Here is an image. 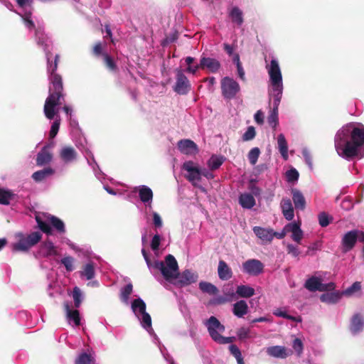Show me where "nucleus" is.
I'll list each match as a JSON object with an SVG mask.
<instances>
[{
    "mask_svg": "<svg viewBox=\"0 0 364 364\" xmlns=\"http://www.w3.org/2000/svg\"><path fill=\"white\" fill-rule=\"evenodd\" d=\"M59 55H55L54 62L50 61L48 63L47 70L50 80L49 95L46 100L43 112L46 117L50 120L55 117L54 122L51 124L49 136L50 139H54L60 128V119L58 116L59 108L58 105H62V100H64L63 91V81L62 77L58 74L55 73L58 68V61Z\"/></svg>",
    "mask_w": 364,
    "mask_h": 364,
    "instance_id": "nucleus-1",
    "label": "nucleus"
},
{
    "mask_svg": "<svg viewBox=\"0 0 364 364\" xmlns=\"http://www.w3.org/2000/svg\"><path fill=\"white\" fill-rule=\"evenodd\" d=\"M334 145L338 156L344 159L358 156L364 147V125L357 122L343 125L335 135Z\"/></svg>",
    "mask_w": 364,
    "mask_h": 364,
    "instance_id": "nucleus-2",
    "label": "nucleus"
},
{
    "mask_svg": "<svg viewBox=\"0 0 364 364\" xmlns=\"http://www.w3.org/2000/svg\"><path fill=\"white\" fill-rule=\"evenodd\" d=\"M141 254L146 263L147 267L151 269L154 267L160 271L164 279L168 282L176 280L175 284L180 287H185L196 282L198 274L189 269H186L181 273L178 272V266L176 259L171 255L165 257V261H155L151 264L148 254L144 248L141 250Z\"/></svg>",
    "mask_w": 364,
    "mask_h": 364,
    "instance_id": "nucleus-3",
    "label": "nucleus"
},
{
    "mask_svg": "<svg viewBox=\"0 0 364 364\" xmlns=\"http://www.w3.org/2000/svg\"><path fill=\"white\" fill-rule=\"evenodd\" d=\"M265 68L269 75V94L273 98V108L267 121L269 126L275 128L278 124V108L284 90L282 73L276 58H272Z\"/></svg>",
    "mask_w": 364,
    "mask_h": 364,
    "instance_id": "nucleus-4",
    "label": "nucleus"
},
{
    "mask_svg": "<svg viewBox=\"0 0 364 364\" xmlns=\"http://www.w3.org/2000/svg\"><path fill=\"white\" fill-rule=\"evenodd\" d=\"M17 4L23 10L18 15L21 17L24 26L29 32H34L35 40L38 46L45 52L47 63L51 61L50 48L51 43L48 38L44 33V27L42 23L36 21V17L33 15L31 4L33 0H16Z\"/></svg>",
    "mask_w": 364,
    "mask_h": 364,
    "instance_id": "nucleus-5",
    "label": "nucleus"
},
{
    "mask_svg": "<svg viewBox=\"0 0 364 364\" xmlns=\"http://www.w3.org/2000/svg\"><path fill=\"white\" fill-rule=\"evenodd\" d=\"M129 306H130L132 311L139 321L141 327L152 337L154 342L158 343L159 348L160 349L161 347V348L166 352V348L161 344L157 335L154 331L151 325V318L150 314L146 312V305L144 301L140 297H138L133 299L129 303Z\"/></svg>",
    "mask_w": 364,
    "mask_h": 364,
    "instance_id": "nucleus-6",
    "label": "nucleus"
},
{
    "mask_svg": "<svg viewBox=\"0 0 364 364\" xmlns=\"http://www.w3.org/2000/svg\"><path fill=\"white\" fill-rule=\"evenodd\" d=\"M43 234L41 231L30 233L16 232V242L11 244V250L15 252H27L41 240Z\"/></svg>",
    "mask_w": 364,
    "mask_h": 364,
    "instance_id": "nucleus-7",
    "label": "nucleus"
},
{
    "mask_svg": "<svg viewBox=\"0 0 364 364\" xmlns=\"http://www.w3.org/2000/svg\"><path fill=\"white\" fill-rule=\"evenodd\" d=\"M203 324L207 328L210 338L215 343L219 344H228L232 343V337H225L222 336L225 328L215 316H211L208 319L203 322Z\"/></svg>",
    "mask_w": 364,
    "mask_h": 364,
    "instance_id": "nucleus-8",
    "label": "nucleus"
},
{
    "mask_svg": "<svg viewBox=\"0 0 364 364\" xmlns=\"http://www.w3.org/2000/svg\"><path fill=\"white\" fill-rule=\"evenodd\" d=\"M75 145L84 155L87 160V164L92 168L95 176L99 180H101L104 174L100 170L97 163L96 162L94 155L92 153L90 147H88L85 138H79V139L75 141Z\"/></svg>",
    "mask_w": 364,
    "mask_h": 364,
    "instance_id": "nucleus-9",
    "label": "nucleus"
},
{
    "mask_svg": "<svg viewBox=\"0 0 364 364\" xmlns=\"http://www.w3.org/2000/svg\"><path fill=\"white\" fill-rule=\"evenodd\" d=\"M36 220L40 230L48 235H52V229L59 234L65 232L64 222L56 216L50 215L48 218V223L43 221L38 216L36 217Z\"/></svg>",
    "mask_w": 364,
    "mask_h": 364,
    "instance_id": "nucleus-10",
    "label": "nucleus"
},
{
    "mask_svg": "<svg viewBox=\"0 0 364 364\" xmlns=\"http://www.w3.org/2000/svg\"><path fill=\"white\" fill-rule=\"evenodd\" d=\"M240 90L239 83L233 78L224 77L221 80V91L225 99L232 100L235 98Z\"/></svg>",
    "mask_w": 364,
    "mask_h": 364,
    "instance_id": "nucleus-11",
    "label": "nucleus"
},
{
    "mask_svg": "<svg viewBox=\"0 0 364 364\" xmlns=\"http://www.w3.org/2000/svg\"><path fill=\"white\" fill-rule=\"evenodd\" d=\"M191 89V85L188 77L184 74V70H176V82L173 87L175 92L181 95L188 94Z\"/></svg>",
    "mask_w": 364,
    "mask_h": 364,
    "instance_id": "nucleus-12",
    "label": "nucleus"
},
{
    "mask_svg": "<svg viewBox=\"0 0 364 364\" xmlns=\"http://www.w3.org/2000/svg\"><path fill=\"white\" fill-rule=\"evenodd\" d=\"M183 169L187 171L186 178L194 186H197L201 179V168L192 161L183 163Z\"/></svg>",
    "mask_w": 364,
    "mask_h": 364,
    "instance_id": "nucleus-13",
    "label": "nucleus"
},
{
    "mask_svg": "<svg viewBox=\"0 0 364 364\" xmlns=\"http://www.w3.org/2000/svg\"><path fill=\"white\" fill-rule=\"evenodd\" d=\"M335 284L333 282H329L327 284H323L321 279L317 277H311L309 278L304 284V287L309 291H331L335 289Z\"/></svg>",
    "mask_w": 364,
    "mask_h": 364,
    "instance_id": "nucleus-14",
    "label": "nucleus"
},
{
    "mask_svg": "<svg viewBox=\"0 0 364 364\" xmlns=\"http://www.w3.org/2000/svg\"><path fill=\"white\" fill-rule=\"evenodd\" d=\"M264 265L257 259H250L242 263V272L250 276H258L264 271Z\"/></svg>",
    "mask_w": 364,
    "mask_h": 364,
    "instance_id": "nucleus-15",
    "label": "nucleus"
},
{
    "mask_svg": "<svg viewBox=\"0 0 364 364\" xmlns=\"http://www.w3.org/2000/svg\"><path fill=\"white\" fill-rule=\"evenodd\" d=\"M56 247L50 240H46L42 242L38 250L34 253V256L37 259L47 258L57 255Z\"/></svg>",
    "mask_w": 364,
    "mask_h": 364,
    "instance_id": "nucleus-16",
    "label": "nucleus"
},
{
    "mask_svg": "<svg viewBox=\"0 0 364 364\" xmlns=\"http://www.w3.org/2000/svg\"><path fill=\"white\" fill-rule=\"evenodd\" d=\"M134 191L137 192L141 201L146 208L151 209L153 200V191L147 186L141 185L134 188Z\"/></svg>",
    "mask_w": 364,
    "mask_h": 364,
    "instance_id": "nucleus-17",
    "label": "nucleus"
},
{
    "mask_svg": "<svg viewBox=\"0 0 364 364\" xmlns=\"http://www.w3.org/2000/svg\"><path fill=\"white\" fill-rule=\"evenodd\" d=\"M265 351L269 356L280 359H285L291 354V350L283 346H269L266 348Z\"/></svg>",
    "mask_w": 364,
    "mask_h": 364,
    "instance_id": "nucleus-18",
    "label": "nucleus"
},
{
    "mask_svg": "<svg viewBox=\"0 0 364 364\" xmlns=\"http://www.w3.org/2000/svg\"><path fill=\"white\" fill-rule=\"evenodd\" d=\"M254 234L259 239L262 244L271 243L272 241V228L255 226L252 228Z\"/></svg>",
    "mask_w": 364,
    "mask_h": 364,
    "instance_id": "nucleus-19",
    "label": "nucleus"
},
{
    "mask_svg": "<svg viewBox=\"0 0 364 364\" xmlns=\"http://www.w3.org/2000/svg\"><path fill=\"white\" fill-rule=\"evenodd\" d=\"M349 329L350 333L355 336L364 329V318L360 314H355L350 322Z\"/></svg>",
    "mask_w": 364,
    "mask_h": 364,
    "instance_id": "nucleus-20",
    "label": "nucleus"
},
{
    "mask_svg": "<svg viewBox=\"0 0 364 364\" xmlns=\"http://www.w3.org/2000/svg\"><path fill=\"white\" fill-rule=\"evenodd\" d=\"M59 156L65 164H69L76 161L77 154L72 146H65L60 150Z\"/></svg>",
    "mask_w": 364,
    "mask_h": 364,
    "instance_id": "nucleus-21",
    "label": "nucleus"
},
{
    "mask_svg": "<svg viewBox=\"0 0 364 364\" xmlns=\"http://www.w3.org/2000/svg\"><path fill=\"white\" fill-rule=\"evenodd\" d=\"M179 151L186 155H193L198 152V147L195 142L190 139H181L178 142Z\"/></svg>",
    "mask_w": 364,
    "mask_h": 364,
    "instance_id": "nucleus-22",
    "label": "nucleus"
},
{
    "mask_svg": "<svg viewBox=\"0 0 364 364\" xmlns=\"http://www.w3.org/2000/svg\"><path fill=\"white\" fill-rule=\"evenodd\" d=\"M200 68H207L213 73H217L220 68V63L215 58L202 56L200 60Z\"/></svg>",
    "mask_w": 364,
    "mask_h": 364,
    "instance_id": "nucleus-23",
    "label": "nucleus"
},
{
    "mask_svg": "<svg viewBox=\"0 0 364 364\" xmlns=\"http://www.w3.org/2000/svg\"><path fill=\"white\" fill-rule=\"evenodd\" d=\"M64 308L68 323L73 326H80V317L79 311L77 310L71 309L68 303L64 304Z\"/></svg>",
    "mask_w": 364,
    "mask_h": 364,
    "instance_id": "nucleus-24",
    "label": "nucleus"
},
{
    "mask_svg": "<svg viewBox=\"0 0 364 364\" xmlns=\"http://www.w3.org/2000/svg\"><path fill=\"white\" fill-rule=\"evenodd\" d=\"M357 241L356 230L347 232L342 238V245L345 251H349L353 249Z\"/></svg>",
    "mask_w": 364,
    "mask_h": 364,
    "instance_id": "nucleus-25",
    "label": "nucleus"
},
{
    "mask_svg": "<svg viewBox=\"0 0 364 364\" xmlns=\"http://www.w3.org/2000/svg\"><path fill=\"white\" fill-rule=\"evenodd\" d=\"M280 207L284 218L289 221L292 220L294 217V210L291 200L287 198H282Z\"/></svg>",
    "mask_w": 364,
    "mask_h": 364,
    "instance_id": "nucleus-26",
    "label": "nucleus"
},
{
    "mask_svg": "<svg viewBox=\"0 0 364 364\" xmlns=\"http://www.w3.org/2000/svg\"><path fill=\"white\" fill-rule=\"evenodd\" d=\"M53 159V154L48 150V146H44L36 156V165L38 166H46L50 163Z\"/></svg>",
    "mask_w": 364,
    "mask_h": 364,
    "instance_id": "nucleus-27",
    "label": "nucleus"
},
{
    "mask_svg": "<svg viewBox=\"0 0 364 364\" xmlns=\"http://www.w3.org/2000/svg\"><path fill=\"white\" fill-rule=\"evenodd\" d=\"M289 229V232H291V239L300 243L303 237V231L300 228V225L296 222L289 223L286 225V230Z\"/></svg>",
    "mask_w": 364,
    "mask_h": 364,
    "instance_id": "nucleus-28",
    "label": "nucleus"
},
{
    "mask_svg": "<svg viewBox=\"0 0 364 364\" xmlns=\"http://www.w3.org/2000/svg\"><path fill=\"white\" fill-rule=\"evenodd\" d=\"M291 192L295 208L301 210H304L306 208V200L303 193L296 188H292Z\"/></svg>",
    "mask_w": 364,
    "mask_h": 364,
    "instance_id": "nucleus-29",
    "label": "nucleus"
},
{
    "mask_svg": "<svg viewBox=\"0 0 364 364\" xmlns=\"http://www.w3.org/2000/svg\"><path fill=\"white\" fill-rule=\"evenodd\" d=\"M218 274L219 278L223 281H227L232 277L231 268L223 260H220L218 262Z\"/></svg>",
    "mask_w": 364,
    "mask_h": 364,
    "instance_id": "nucleus-30",
    "label": "nucleus"
},
{
    "mask_svg": "<svg viewBox=\"0 0 364 364\" xmlns=\"http://www.w3.org/2000/svg\"><path fill=\"white\" fill-rule=\"evenodd\" d=\"M80 276L81 278H85L87 280H91L95 277V265L92 261L87 262L80 271Z\"/></svg>",
    "mask_w": 364,
    "mask_h": 364,
    "instance_id": "nucleus-31",
    "label": "nucleus"
},
{
    "mask_svg": "<svg viewBox=\"0 0 364 364\" xmlns=\"http://www.w3.org/2000/svg\"><path fill=\"white\" fill-rule=\"evenodd\" d=\"M55 173V170L51 167H46L42 170L37 171L32 174L34 181L39 183L50 177Z\"/></svg>",
    "mask_w": 364,
    "mask_h": 364,
    "instance_id": "nucleus-32",
    "label": "nucleus"
},
{
    "mask_svg": "<svg viewBox=\"0 0 364 364\" xmlns=\"http://www.w3.org/2000/svg\"><path fill=\"white\" fill-rule=\"evenodd\" d=\"M248 305L244 300L235 302L232 306V313L237 318H242L248 313Z\"/></svg>",
    "mask_w": 364,
    "mask_h": 364,
    "instance_id": "nucleus-33",
    "label": "nucleus"
},
{
    "mask_svg": "<svg viewBox=\"0 0 364 364\" xmlns=\"http://www.w3.org/2000/svg\"><path fill=\"white\" fill-rule=\"evenodd\" d=\"M239 204L245 209H251L255 205V199L250 193H241L239 196Z\"/></svg>",
    "mask_w": 364,
    "mask_h": 364,
    "instance_id": "nucleus-34",
    "label": "nucleus"
},
{
    "mask_svg": "<svg viewBox=\"0 0 364 364\" xmlns=\"http://www.w3.org/2000/svg\"><path fill=\"white\" fill-rule=\"evenodd\" d=\"M277 145L279 151L284 160L288 159V144L283 134H279L277 136Z\"/></svg>",
    "mask_w": 364,
    "mask_h": 364,
    "instance_id": "nucleus-35",
    "label": "nucleus"
},
{
    "mask_svg": "<svg viewBox=\"0 0 364 364\" xmlns=\"http://www.w3.org/2000/svg\"><path fill=\"white\" fill-rule=\"evenodd\" d=\"M132 291H133V286H132V283H129V284H126L124 287H123L121 289L119 297H120V300L122 301V302L124 304H125L127 306L129 305V303L132 301L129 299V296L132 294Z\"/></svg>",
    "mask_w": 364,
    "mask_h": 364,
    "instance_id": "nucleus-36",
    "label": "nucleus"
},
{
    "mask_svg": "<svg viewBox=\"0 0 364 364\" xmlns=\"http://www.w3.org/2000/svg\"><path fill=\"white\" fill-rule=\"evenodd\" d=\"M236 294L241 298H250L255 294L254 288L249 285L241 284L237 287Z\"/></svg>",
    "mask_w": 364,
    "mask_h": 364,
    "instance_id": "nucleus-37",
    "label": "nucleus"
},
{
    "mask_svg": "<svg viewBox=\"0 0 364 364\" xmlns=\"http://www.w3.org/2000/svg\"><path fill=\"white\" fill-rule=\"evenodd\" d=\"M229 16L232 21L237 26H241L243 23V14L237 6H234L230 9Z\"/></svg>",
    "mask_w": 364,
    "mask_h": 364,
    "instance_id": "nucleus-38",
    "label": "nucleus"
},
{
    "mask_svg": "<svg viewBox=\"0 0 364 364\" xmlns=\"http://www.w3.org/2000/svg\"><path fill=\"white\" fill-rule=\"evenodd\" d=\"M341 299V294L338 291L327 292L320 296L322 302L327 304H336Z\"/></svg>",
    "mask_w": 364,
    "mask_h": 364,
    "instance_id": "nucleus-39",
    "label": "nucleus"
},
{
    "mask_svg": "<svg viewBox=\"0 0 364 364\" xmlns=\"http://www.w3.org/2000/svg\"><path fill=\"white\" fill-rule=\"evenodd\" d=\"M146 220H149V215L151 216L152 224L156 230L161 229L163 227V220L161 215L156 211H151L149 214L146 213Z\"/></svg>",
    "mask_w": 364,
    "mask_h": 364,
    "instance_id": "nucleus-40",
    "label": "nucleus"
},
{
    "mask_svg": "<svg viewBox=\"0 0 364 364\" xmlns=\"http://www.w3.org/2000/svg\"><path fill=\"white\" fill-rule=\"evenodd\" d=\"M75 364H97L94 356L87 353H81L75 360Z\"/></svg>",
    "mask_w": 364,
    "mask_h": 364,
    "instance_id": "nucleus-41",
    "label": "nucleus"
},
{
    "mask_svg": "<svg viewBox=\"0 0 364 364\" xmlns=\"http://www.w3.org/2000/svg\"><path fill=\"white\" fill-rule=\"evenodd\" d=\"M273 314L276 316L284 318L295 322H301L302 319L300 316H294L289 315L287 311L282 309H277L274 311Z\"/></svg>",
    "mask_w": 364,
    "mask_h": 364,
    "instance_id": "nucleus-42",
    "label": "nucleus"
},
{
    "mask_svg": "<svg viewBox=\"0 0 364 364\" xmlns=\"http://www.w3.org/2000/svg\"><path fill=\"white\" fill-rule=\"evenodd\" d=\"M199 288L202 291L210 294H215L218 291L215 285L206 282H200L199 283Z\"/></svg>",
    "mask_w": 364,
    "mask_h": 364,
    "instance_id": "nucleus-43",
    "label": "nucleus"
},
{
    "mask_svg": "<svg viewBox=\"0 0 364 364\" xmlns=\"http://www.w3.org/2000/svg\"><path fill=\"white\" fill-rule=\"evenodd\" d=\"M73 298L74 300V304H75V308L80 307V306L81 305V304L83 301L84 296H83L82 291L80 290V289L79 287H75L73 288Z\"/></svg>",
    "mask_w": 364,
    "mask_h": 364,
    "instance_id": "nucleus-44",
    "label": "nucleus"
},
{
    "mask_svg": "<svg viewBox=\"0 0 364 364\" xmlns=\"http://www.w3.org/2000/svg\"><path fill=\"white\" fill-rule=\"evenodd\" d=\"M222 156H212L208 161V166L211 170L218 169L223 163Z\"/></svg>",
    "mask_w": 364,
    "mask_h": 364,
    "instance_id": "nucleus-45",
    "label": "nucleus"
},
{
    "mask_svg": "<svg viewBox=\"0 0 364 364\" xmlns=\"http://www.w3.org/2000/svg\"><path fill=\"white\" fill-rule=\"evenodd\" d=\"M318 223L322 228L327 227L333 220V218L326 212H321L318 215Z\"/></svg>",
    "mask_w": 364,
    "mask_h": 364,
    "instance_id": "nucleus-46",
    "label": "nucleus"
},
{
    "mask_svg": "<svg viewBox=\"0 0 364 364\" xmlns=\"http://www.w3.org/2000/svg\"><path fill=\"white\" fill-rule=\"evenodd\" d=\"M260 154L258 147L252 148L248 153L247 158L252 165H255Z\"/></svg>",
    "mask_w": 364,
    "mask_h": 364,
    "instance_id": "nucleus-47",
    "label": "nucleus"
},
{
    "mask_svg": "<svg viewBox=\"0 0 364 364\" xmlns=\"http://www.w3.org/2000/svg\"><path fill=\"white\" fill-rule=\"evenodd\" d=\"M256 136V131L254 127L250 126L247 127L245 132L243 134L242 136V139L243 141H251L255 139Z\"/></svg>",
    "mask_w": 364,
    "mask_h": 364,
    "instance_id": "nucleus-48",
    "label": "nucleus"
},
{
    "mask_svg": "<svg viewBox=\"0 0 364 364\" xmlns=\"http://www.w3.org/2000/svg\"><path fill=\"white\" fill-rule=\"evenodd\" d=\"M104 62L106 67L112 72H115L117 69L114 60L107 53L103 54Z\"/></svg>",
    "mask_w": 364,
    "mask_h": 364,
    "instance_id": "nucleus-49",
    "label": "nucleus"
},
{
    "mask_svg": "<svg viewBox=\"0 0 364 364\" xmlns=\"http://www.w3.org/2000/svg\"><path fill=\"white\" fill-rule=\"evenodd\" d=\"M292 348L295 350L297 357H300L303 353L304 345L300 338H295L292 343Z\"/></svg>",
    "mask_w": 364,
    "mask_h": 364,
    "instance_id": "nucleus-50",
    "label": "nucleus"
},
{
    "mask_svg": "<svg viewBox=\"0 0 364 364\" xmlns=\"http://www.w3.org/2000/svg\"><path fill=\"white\" fill-rule=\"evenodd\" d=\"M361 289V284L359 282H354L350 287H348L343 291V294L346 296H351L354 293L359 291Z\"/></svg>",
    "mask_w": 364,
    "mask_h": 364,
    "instance_id": "nucleus-51",
    "label": "nucleus"
},
{
    "mask_svg": "<svg viewBox=\"0 0 364 364\" xmlns=\"http://www.w3.org/2000/svg\"><path fill=\"white\" fill-rule=\"evenodd\" d=\"M299 176V172L294 168H292L286 172L287 181L289 183H294L297 181Z\"/></svg>",
    "mask_w": 364,
    "mask_h": 364,
    "instance_id": "nucleus-52",
    "label": "nucleus"
},
{
    "mask_svg": "<svg viewBox=\"0 0 364 364\" xmlns=\"http://www.w3.org/2000/svg\"><path fill=\"white\" fill-rule=\"evenodd\" d=\"M161 239L162 237L159 233H156L151 239V248L155 253L159 251Z\"/></svg>",
    "mask_w": 364,
    "mask_h": 364,
    "instance_id": "nucleus-53",
    "label": "nucleus"
},
{
    "mask_svg": "<svg viewBox=\"0 0 364 364\" xmlns=\"http://www.w3.org/2000/svg\"><path fill=\"white\" fill-rule=\"evenodd\" d=\"M12 194L4 189H0V204L8 205L9 204Z\"/></svg>",
    "mask_w": 364,
    "mask_h": 364,
    "instance_id": "nucleus-54",
    "label": "nucleus"
},
{
    "mask_svg": "<svg viewBox=\"0 0 364 364\" xmlns=\"http://www.w3.org/2000/svg\"><path fill=\"white\" fill-rule=\"evenodd\" d=\"M237 336L240 340H245L250 338V329L247 327H240L237 331Z\"/></svg>",
    "mask_w": 364,
    "mask_h": 364,
    "instance_id": "nucleus-55",
    "label": "nucleus"
},
{
    "mask_svg": "<svg viewBox=\"0 0 364 364\" xmlns=\"http://www.w3.org/2000/svg\"><path fill=\"white\" fill-rule=\"evenodd\" d=\"M73 262L74 259L70 256L65 257L61 259V263L68 272H72L74 269Z\"/></svg>",
    "mask_w": 364,
    "mask_h": 364,
    "instance_id": "nucleus-56",
    "label": "nucleus"
},
{
    "mask_svg": "<svg viewBox=\"0 0 364 364\" xmlns=\"http://www.w3.org/2000/svg\"><path fill=\"white\" fill-rule=\"evenodd\" d=\"M302 155L304 158V161L306 164L309 166V167L312 169L313 168V163H312V158L310 154V151L307 148H304L302 149Z\"/></svg>",
    "mask_w": 364,
    "mask_h": 364,
    "instance_id": "nucleus-57",
    "label": "nucleus"
},
{
    "mask_svg": "<svg viewBox=\"0 0 364 364\" xmlns=\"http://www.w3.org/2000/svg\"><path fill=\"white\" fill-rule=\"evenodd\" d=\"M229 350L230 353L235 358L236 360L242 357L241 351L237 346L233 344L230 345L229 346Z\"/></svg>",
    "mask_w": 364,
    "mask_h": 364,
    "instance_id": "nucleus-58",
    "label": "nucleus"
},
{
    "mask_svg": "<svg viewBox=\"0 0 364 364\" xmlns=\"http://www.w3.org/2000/svg\"><path fill=\"white\" fill-rule=\"evenodd\" d=\"M341 208L345 210H350L353 208V203L350 198L343 199L341 204Z\"/></svg>",
    "mask_w": 364,
    "mask_h": 364,
    "instance_id": "nucleus-59",
    "label": "nucleus"
},
{
    "mask_svg": "<svg viewBox=\"0 0 364 364\" xmlns=\"http://www.w3.org/2000/svg\"><path fill=\"white\" fill-rule=\"evenodd\" d=\"M289 232V229L286 230V225L284 227L282 231L276 232L272 229V240L274 237H277V239H283L287 233Z\"/></svg>",
    "mask_w": 364,
    "mask_h": 364,
    "instance_id": "nucleus-60",
    "label": "nucleus"
},
{
    "mask_svg": "<svg viewBox=\"0 0 364 364\" xmlns=\"http://www.w3.org/2000/svg\"><path fill=\"white\" fill-rule=\"evenodd\" d=\"M287 251L289 254H291L294 257H298L300 254L298 247L292 244L287 245Z\"/></svg>",
    "mask_w": 364,
    "mask_h": 364,
    "instance_id": "nucleus-61",
    "label": "nucleus"
},
{
    "mask_svg": "<svg viewBox=\"0 0 364 364\" xmlns=\"http://www.w3.org/2000/svg\"><path fill=\"white\" fill-rule=\"evenodd\" d=\"M254 119L255 122L259 124L262 125L264 123V113L262 110H258L254 115Z\"/></svg>",
    "mask_w": 364,
    "mask_h": 364,
    "instance_id": "nucleus-62",
    "label": "nucleus"
},
{
    "mask_svg": "<svg viewBox=\"0 0 364 364\" xmlns=\"http://www.w3.org/2000/svg\"><path fill=\"white\" fill-rule=\"evenodd\" d=\"M228 300L225 297H223L222 296H219L218 297H215V298L211 299L210 301V304L212 305H219V304L225 303Z\"/></svg>",
    "mask_w": 364,
    "mask_h": 364,
    "instance_id": "nucleus-63",
    "label": "nucleus"
},
{
    "mask_svg": "<svg viewBox=\"0 0 364 364\" xmlns=\"http://www.w3.org/2000/svg\"><path fill=\"white\" fill-rule=\"evenodd\" d=\"M200 68V63L199 64L195 65H188L186 69L185 70L186 72L195 75L196 72L198 70V69Z\"/></svg>",
    "mask_w": 364,
    "mask_h": 364,
    "instance_id": "nucleus-64",
    "label": "nucleus"
}]
</instances>
